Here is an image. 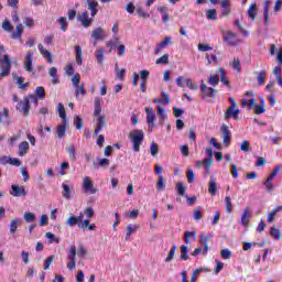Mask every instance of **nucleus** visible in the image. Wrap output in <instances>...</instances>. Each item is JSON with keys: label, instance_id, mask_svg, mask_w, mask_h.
<instances>
[{"label": "nucleus", "instance_id": "f257e3e1", "mask_svg": "<svg viewBox=\"0 0 282 282\" xmlns=\"http://www.w3.org/2000/svg\"><path fill=\"white\" fill-rule=\"evenodd\" d=\"M100 113H102V107L100 106V98L96 97L94 116H96L98 119H97V126L95 129V135H98L100 131L105 129V117L100 116Z\"/></svg>", "mask_w": 282, "mask_h": 282}, {"label": "nucleus", "instance_id": "f03ea898", "mask_svg": "<svg viewBox=\"0 0 282 282\" xmlns=\"http://www.w3.org/2000/svg\"><path fill=\"white\" fill-rule=\"evenodd\" d=\"M129 139L132 142V150L134 153H140V147H142V142H144V131L132 130L129 133Z\"/></svg>", "mask_w": 282, "mask_h": 282}, {"label": "nucleus", "instance_id": "7ed1b4c3", "mask_svg": "<svg viewBox=\"0 0 282 282\" xmlns=\"http://www.w3.org/2000/svg\"><path fill=\"white\" fill-rule=\"evenodd\" d=\"M30 102H36V96L31 95L24 97L17 106L15 109L23 113V116H30Z\"/></svg>", "mask_w": 282, "mask_h": 282}, {"label": "nucleus", "instance_id": "20e7f679", "mask_svg": "<svg viewBox=\"0 0 282 282\" xmlns=\"http://www.w3.org/2000/svg\"><path fill=\"white\" fill-rule=\"evenodd\" d=\"M0 79L6 78V76H10V69H12V62L10 61V55L6 54L3 59H0Z\"/></svg>", "mask_w": 282, "mask_h": 282}, {"label": "nucleus", "instance_id": "39448f33", "mask_svg": "<svg viewBox=\"0 0 282 282\" xmlns=\"http://www.w3.org/2000/svg\"><path fill=\"white\" fill-rule=\"evenodd\" d=\"M34 51H28L24 57L23 67L29 74H34Z\"/></svg>", "mask_w": 282, "mask_h": 282}, {"label": "nucleus", "instance_id": "423d86ee", "mask_svg": "<svg viewBox=\"0 0 282 282\" xmlns=\"http://www.w3.org/2000/svg\"><path fill=\"white\" fill-rule=\"evenodd\" d=\"M200 94H202L203 100H206V98H215V96L217 95V90L213 87L206 86V84H204V80H202Z\"/></svg>", "mask_w": 282, "mask_h": 282}, {"label": "nucleus", "instance_id": "0eeeda50", "mask_svg": "<svg viewBox=\"0 0 282 282\" xmlns=\"http://www.w3.org/2000/svg\"><path fill=\"white\" fill-rule=\"evenodd\" d=\"M67 268L68 270H76V246L75 245L70 246L69 248Z\"/></svg>", "mask_w": 282, "mask_h": 282}, {"label": "nucleus", "instance_id": "6e6552de", "mask_svg": "<svg viewBox=\"0 0 282 282\" xmlns=\"http://www.w3.org/2000/svg\"><path fill=\"white\" fill-rule=\"evenodd\" d=\"M83 188L85 193H89L90 195H96V193H98V189L94 187V182L89 176L84 177Z\"/></svg>", "mask_w": 282, "mask_h": 282}, {"label": "nucleus", "instance_id": "1a4fd4ad", "mask_svg": "<svg viewBox=\"0 0 282 282\" xmlns=\"http://www.w3.org/2000/svg\"><path fill=\"white\" fill-rule=\"evenodd\" d=\"M210 239H213V235L210 234H202L200 235V246L204 247L203 249V254L206 257V254H208V250H210V248L208 247V241H210Z\"/></svg>", "mask_w": 282, "mask_h": 282}, {"label": "nucleus", "instance_id": "9d476101", "mask_svg": "<svg viewBox=\"0 0 282 282\" xmlns=\"http://www.w3.org/2000/svg\"><path fill=\"white\" fill-rule=\"evenodd\" d=\"M77 21L82 23L83 28H90L91 21L94 20L89 18V12L84 11L82 14L77 15Z\"/></svg>", "mask_w": 282, "mask_h": 282}, {"label": "nucleus", "instance_id": "9b49d317", "mask_svg": "<svg viewBox=\"0 0 282 282\" xmlns=\"http://www.w3.org/2000/svg\"><path fill=\"white\" fill-rule=\"evenodd\" d=\"M145 113H147L148 127L149 129H153V127H155V111L153 110V108L147 107Z\"/></svg>", "mask_w": 282, "mask_h": 282}, {"label": "nucleus", "instance_id": "f8f14e48", "mask_svg": "<svg viewBox=\"0 0 282 282\" xmlns=\"http://www.w3.org/2000/svg\"><path fill=\"white\" fill-rule=\"evenodd\" d=\"M10 194L13 197H25V195H28V192H25V187L23 186L12 185Z\"/></svg>", "mask_w": 282, "mask_h": 282}, {"label": "nucleus", "instance_id": "ddd939ff", "mask_svg": "<svg viewBox=\"0 0 282 282\" xmlns=\"http://www.w3.org/2000/svg\"><path fill=\"white\" fill-rule=\"evenodd\" d=\"M224 41L231 47H235V45H237V33L227 31V33L224 35Z\"/></svg>", "mask_w": 282, "mask_h": 282}, {"label": "nucleus", "instance_id": "4468645a", "mask_svg": "<svg viewBox=\"0 0 282 282\" xmlns=\"http://www.w3.org/2000/svg\"><path fill=\"white\" fill-rule=\"evenodd\" d=\"M37 47L40 50V54H42L43 58H45L47 63H54V56H52V52H50V50L45 48L43 44H39Z\"/></svg>", "mask_w": 282, "mask_h": 282}, {"label": "nucleus", "instance_id": "2eb2a0df", "mask_svg": "<svg viewBox=\"0 0 282 282\" xmlns=\"http://www.w3.org/2000/svg\"><path fill=\"white\" fill-rule=\"evenodd\" d=\"M239 113V109L235 110V106H229V108L225 112V120H230V118H234V120H238Z\"/></svg>", "mask_w": 282, "mask_h": 282}, {"label": "nucleus", "instance_id": "dca6fc26", "mask_svg": "<svg viewBox=\"0 0 282 282\" xmlns=\"http://www.w3.org/2000/svg\"><path fill=\"white\" fill-rule=\"evenodd\" d=\"M220 131L223 133V142L226 147H230L232 139L230 138V129L227 126H221Z\"/></svg>", "mask_w": 282, "mask_h": 282}, {"label": "nucleus", "instance_id": "f3484780", "mask_svg": "<svg viewBox=\"0 0 282 282\" xmlns=\"http://www.w3.org/2000/svg\"><path fill=\"white\" fill-rule=\"evenodd\" d=\"M250 217H252V210L250 208L246 207L242 210L241 215V224L247 228V226H250Z\"/></svg>", "mask_w": 282, "mask_h": 282}, {"label": "nucleus", "instance_id": "a211bd4d", "mask_svg": "<svg viewBox=\"0 0 282 282\" xmlns=\"http://www.w3.org/2000/svg\"><path fill=\"white\" fill-rule=\"evenodd\" d=\"M171 43H172L171 36L164 37V40L156 45V47L154 50V54H160L162 52V50H164V47H169V45H171Z\"/></svg>", "mask_w": 282, "mask_h": 282}, {"label": "nucleus", "instance_id": "6ab92c4d", "mask_svg": "<svg viewBox=\"0 0 282 282\" xmlns=\"http://www.w3.org/2000/svg\"><path fill=\"white\" fill-rule=\"evenodd\" d=\"M270 0H265L263 4L264 25H270Z\"/></svg>", "mask_w": 282, "mask_h": 282}, {"label": "nucleus", "instance_id": "aec40b11", "mask_svg": "<svg viewBox=\"0 0 282 282\" xmlns=\"http://www.w3.org/2000/svg\"><path fill=\"white\" fill-rule=\"evenodd\" d=\"M158 12H160L163 23H169L171 17L169 15V7H158Z\"/></svg>", "mask_w": 282, "mask_h": 282}, {"label": "nucleus", "instance_id": "412c9836", "mask_svg": "<svg viewBox=\"0 0 282 282\" xmlns=\"http://www.w3.org/2000/svg\"><path fill=\"white\" fill-rule=\"evenodd\" d=\"M66 153L72 162H76V160H77L76 145H74V144L67 145Z\"/></svg>", "mask_w": 282, "mask_h": 282}, {"label": "nucleus", "instance_id": "4be33fe9", "mask_svg": "<svg viewBox=\"0 0 282 282\" xmlns=\"http://www.w3.org/2000/svg\"><path fill=\"white\" fill-rule=\"evenodd\" d=\"M65 131H67V120L62 121V123L56 129V134L59 140L65 138Z\"/></svg>", "mask_w": 282, "mask_h": 282}, {"label": "nucleus", "instance_id": "5701e85b", "mask_svg": "<svg viewBox=\"0 0 282 282\" xmlns=\"http://www.w3.org/2000/svg\"><path fill=\"white\" fill-rule=\"evenodd\" d=\"M88 3V10H90L91 17H96L98 14V1L96 0H86Z\"/></svg>", "mask_w": 282, "mask_h": 282}, {"label": "nucleus", "instance_id": "b1692460", "mask_svg": "<svg viewBox=\"0 0 282 282\" xmlns=\"http://www.w3.org/2000/svg\"><path fill=\"white\" fill-rule=\"evenodd\" d=\"M139 229L140 225H128L126 232V241H129V239H131V235L138 232Z\"/></svg>", "mask_w": 282, "mask_h": 282}, {"label": "nucleus", "instance_id": "393cba45", "mask_svg": "<svg viewBox=\"0 0 282 282\" xmlns=\"http://www.w3.org/2000/svg\"><path fill=\"white\" fill-rule=\"evenodd\" d=\"M19 155L20 158H23V155H25L28 153V151H30V143H28V141H22L19 145Z\"/></svg>", "mask_w": 282, "mask_h": 282}, {"label": "nucleus", "instance_id": "a878e982", "mask_svg": "<svg viewBox=\"0 0 282 282\" xmlns=\"http://www.w3.org/2000/svg\"><path fill=\"white\" fill-rule=\"evenodd\" d=\"M91 37L96 41H102V39H105V31L102 28H96L91 33Z\"/></svg>", "mask_w": 282, "mask_h": 282}, {"label": "nucleus", "instance_id": "bb28decb", "mask_svg": "<svg viewBox=\"0 0 282 282\" xmlns=\"http://www.w3.org/2000/svg\"><path fill=\"white\" fill-rule=\"evenodd\" d=\"M62 188H63L62 195L64 199H68V200L72 199V187L68 184L63 183Z\"/></svg>", "mask_w": 282, "mask_h": 282}, {"label": "nucleus", "instance_id": "cd10ccee", "mask_svg": "<svg viewBox=\"0 0 282 282\" xmlns=\"http://www.w3.org/2000/svg\"><path fill=\"white\" fill-rule=\"evenodd\" d=\"M50 76L53 77L52 79V84L53 85H58V83H61V80L58 79V69L56 67H51L48 70Z\"/></svg>", "mask_w": 282, "mask_h": 282}, {"label": "nucleus", "instance_id": "c85d7f7f", "mask_svg": "<svg viewBox=\"0 0 282 282\" xmlns=\"http://www.w3.org/2000/svg\"><path fill=\"white\" fill-rule=\"evenodd\" d=\"M76 64L83 65V47L80 45L75 46Z\"/></svg>", "mask_w": 282, "mask_h": 282}, {"label": "nucleus", "instance_id": "c756f323", "mask_svg": "<svg viewBox=\"0 0 282 282\" xmlns=\"http://www.w3.org/2000/svg\"><path fill=\"white\" fill-rule=\"evenodd\" d=\"M247 14H248L249 19H252V21H254L257 19V3H252L249 7Z\"/></svg>", "mask_w": 282, "mask_h": 282}, {"label": "nucleus", "instance_id": "7c9ffc66", "mask_svg": "<svg viewBox=\"0 0 282 282\" xmlns=\"http://www.w3.org/2000/svg\"><path fill=\"white\" fill-rule=\"evenodd\" d=\"M19 226H21V219L14 218L11 220V223H10L11 235H14V232H17V228H19Z\"/></svg>", "mask_w": 282, "mask_h": 282}, {"label": "nucleus", "instance_id": "2f4dec72", "mask_svg": "<svg viewBox=\"0 0 282 282\" xmlns=\"http://www.w3.org/2000/svg\"><path fill=\"white\" fill-rule=\"evenodd\" d=\"M208 193L213 196L217 195V182H215L214 177L209 181Z\"/></svg>", "mask_w": 282, "mask_h": 282}, {"label": "nucleus", "instance_id": "473e14b6", "mask_svg": "<svg viewBox=\"0 0 282 282\" xmlns=\"http://www.w3.org/2000/svg\"><path fill=\"white\" fill-rule=\"evenodd\" d=\"M265 78H268V74L265 73V70H260L258 73V85H260V87H263V85H265Z\"/></svg>", "mask_w": 282, "mask_h": 282}, {"label": "nucleus", "instance_id": "72a5a7b5", "mask_svg": "<svg viewBox=\"0 0 282 282\" xmlns=\"http://www.w3.org/2000/svg\"><path fill=\"white\" fill-rule=\"evenodd\" d=\"M164 188H166V181L163 175H160L156 182V191H164Z\"/></svg>", "mask_w": 282, "mask_h": 282}, {"label": "nucleus", "instance_id": "f704fd0d", "mask_svg": "<svg viewBox=\"0 0 282 282\" xmlns=\"http://www.w3.org/2000/svg\"><path fill=\"white\" fill-rule=\"evenodd\" d=\"M57 110L59 113V118H62V122H64V120H67V113L65 112V106L62 102H59L57 105Z\"/></svg>", "mask_w": 282, "mask_h": 282}, {"label": "nucleus", "instance_id": "c9c22d12", "mask_svg": "<svg viewBox=\"0 0 282 282\" xmlns=\"http://www.w3.org/2000/svg\"><path fill=\"white\" fill-rule=\"evenodd\" d=\"M181 260L188 261V246L186 245L181 246Z\"/></svg>", "mask_w": 282, "mask_h": 282}, {"label": "nucleus", "instance_id": "e433bc0d", "mask_svg": "<svg viewBox=\"0 0 282 282\" xmlns=\"http://www.w3.org/2000/svg\"><path fill=\"white\" fill-rule=\"evenodd\" d=\"M79 227L83 229V230H96V225L95 224H91L89 225V219H85L82 225H79Z\"/></svg>", "mask_w": 282, "mask_h": 282}, {"label": "nucleus", "instance_id": "4c0bfd02", "mask_svg": "<svg viewBox=\"0 0 282 282\" xmlns=\"http://www.w3.org/2000/svg\"><path fill=\"white\" fill-rule=\"evenodd\" d=\"M57 21L59 23V30H62V32H67V26L69 25L67 23V18L61 17Z\"/></svg>", "mask_w": 282, "mask_h": 282}, {"label": "nucleus", "instance_id": "58836bf2", "mask_svg": "<svg viewBox=\"0 0 282 282\" xmlns=\"http://www.w3.org/2000/svg\"><path fill=\"white\" fill-rule=\"evenodd\" d=\"M75 97L78 98V96H85L87 94V90H85V84L75 86Z\"/></svg>", "mask_w": 282, "mask_h": 282}, {"label": "nucleus", "instance_id": "ea45409f", "mask_svg": "<svg viewBox=\"0 0 282 282\" xmlns=\"http://www.w3.org/2000/svg\"><path fill=\"white\" fill-rule=\"evenodd\" d=\"M23 34V24H17L15 26V33H12V39H21V35Z\"/></svg>", "mask_w": 282, "mask_h": 282}, {"label": "nucleus", "instance_id": "a19ab883", "mask_svg": "<svg viewBox=\"0 0 282 282\" xmlns=\"http://www.w3.org/2000/svg\"><path fill=\"white\" fill-rule=\"evenodd\" d=\"M231 67L237 72V74L241 73V61L239 58H234L231 62Z\"/></svg>", "mask_w": 282, "mask_h": 282}, {"label": "nucleus", "instance_id": "79ce46f5", "mask_svg": "<svg viewBox=\"0 0 282 282\" xmlns=\"http://www.w3.org/2000/svg\"><path fill=\"white\" fill-rule=\"evenodd\" d=\"M176 191L180 197H184V195H186V186H184V183L182 182L176 183Z\"/></svg>", "mask_w": 282, "mask_h": 282}, {"label": "nucleus", "instance_id": "37998d69", "mask_svg": "<svg viewBox=\"0 0 282 282\" xmlns=\"http://www.w3.org/2000/svg\"><path fill=\"white\" fill-rule=\"evenodd\" d=\"M207 83L213 87H217L219 85V75H210Z\"/></svg>", "mask_w": 282, "mask_h": 282}, {"label": "nucleus", "instance_id": "c03bdc74", "mask_svg": "<svg viewBox=\"0 0 282 282\" xmlns=\"http://www.w3.org/2000/svg\"><path fill=\"white\" fill-rule=\"evenodd\" d=\"M206 17L208 21H217V10L216 9H209L206 12Z\"/></svg>", "mask_w": 282, "mask_h": 282}, {"label": "nucleus", "instance_id": "a18cd8bd", "mask_svg": "<svg viewBox=\"0 0 282 282\" xmlns=\"http://www.w3.org/2000/svg\"><path fill=\"white\" fill-rule=\"evenodd\" d=\"M191 237H193V239H197V232L195 231H185L184 234V239H185V243H191Z\"/></svg>", "mask_w": 282, "mask_h": 282}, {"label": "nucleus", "instance_id": "49530a36", "mask_svg": "<svg viewBox=\"0 0 282 282\" xmlns=\"http://www.w3.org/2000/svg\"><path fill=\"white\" fill-rule=\"evenodd\" d=\"M219 73L220 82L224 83L226 87L230 88V82L228 80V78H226V70H224V68H219Z\"/></svg>", "mask_w": 282, "mask_h": 282}, {"label": "nucleus", "instance_id": "de8ad7c7", "mask_svg": "<svg viewBox=\"0 0 282 282\" xmlns=\"http://www.w3.org/2000/svg\"><path fill=\"white\" fill-rule=\"evenodd\" d=\"M36 98L37 100H45V88L43 86L36 88Z\"/></svg>", "mask_w": 282, "mask_h": 282}, {"label": "nucleus", "instance_id": "09e8293b", "mask_svg": "<svg viewBox=\"0 0 282 282\" xmlns=\"http://www.w3.org/2000/svg\"><path fill=\"white\" fill-rule=\"evenodd\" d=\"M150 153L153 158H155L158 155V153H160V145H158V143H155V142L151 143Z\"/></svg>", "mask_w": 282, "mask_h": 282}, {"label": "nucleus", "instance_id": "8fccbe9b", "mask_svg": "<svg viewBox=\"0 0 282 282\" xmlns=\"http://www.w3.org/2000/svg\"><path fill=\"white\" fill-rule=\"evenodd\" d=\"M116 74L119 80H124V75L127 74V69L124 68L118 69V64H116Z\"/></svg>", "mask_w": 282, "mask_h": 282}, {"label": "nucleus", "instance_id": "3c124183", "mask_svg": "<svg viewBox=\"0 0 282 282\" xmlns=\"http://www.w3.org/2000/svg\"><path fill=\"white\" fill-rule=\"evenodd\" d=\"M175 250H177V246L174 245V246H172L167 257L165 258L166 263H169V261H173V258L175 257Z\"/></svg>", "mask_w": 282, "mask_h": 282}, {"label": "nucleus", "instance_id": "603ef678", "mask_svg": "<svg viewBox=\"0 0 282 282\" xmlns=\"http://www.w3.org/2000/svg\"><path fill=\"white\" fill-rule=\"evenodd\" d=\"M185 82H186L188 89H191L192 91H197V89H199V86L197 84H194L193 79L187 78Z\"/></svg>", "mask_w": 282, "mask_h": 282}, {"label": "nucleus", "instance_id": "864d4df0", "mask_svg": "<svg viewBox=\"0 0 282 282\" xmlns=\"http://www.w3.org/2000/svg\"><path fill=\"white\" fill-rule=\"evenodd\" d=\"M78 224V226H80V224L78 223V219L76 218V216H70L67 220H66V225L70 226V228H74V226H76Z\"/></svg>", "mask_w": 282, "mask_h": 282}, {"label": "nucleus", "instance_id": "5fc2aeb1", "mask_svg": "<svg viewBox=\"0 0 282 282\" xmlns=\"http://www.w3.org/2000/svg\"><path fill=\"white\" fill-rule=\"evenodd\" d=\"M156 65H169V54H164L160 58L156 59Z\"/></svg>", "mask_w": 282, "mask_h": 282}, {"label": "nucleus", "instance_id": "6e6d98bb", "mask_svg": "<svg viewBox=\"0 0 282 282\" xmlns=\"http://www.w3.org/2000/svg\"><path fill=\"white\" fill-rule=\"evenodd\" d=\"M70 83L74 85V87H78V85H80V74L75 73L70 78Z\"/></svg>", "mask_w": 282, "mask_h": 282}, {"label": "nucleus", "instance_id": "4d7b16f0", "mask_svg": "<svg viewBox=\"0 0 282 282\" xmlns=\"http://www.w3.org/2000/svg\"><path fill=\"white\" fill-rule=\"evenodd\" d=\"M34 219H36L34 213H24V221H26V224H32Z\"/></svg>", "mask_w": 282, "mask_h": 282}, {"label": "nucleus", "instance_id": "13d9d810", "mask_svg": "<svg viewBox=\"0 0 282 282\" xmlns=\"http://www.w3.org/2000/svg\"><path fill=\"white\" fill-rule=\"evenodd\" d=\"M270 235L273 239H281V230L276 229V227H271Z\"/></svg>", "mask_w": 282, "mask_h": 282}, {"label": "nucleus", "instance_id": "bf43d9fd", "mask_svg": "<svg viewBox=\"0 0 282 282\" xmlns=\"http://www.w3.org/2000/svg\"><path fill=\"white\" fill-rule=\"evenodd\" d=\"M254 113L256 116H261V113H265V106L263 105H254Z\"/></svg>", "mask_w": 282, "mask_h": 282}, {"label": "nucleus", "instance_id": "052dcab7", "mask_svg": "<svg viewBox=\"0 0 282 282\" xmlns=\"http://www.w3.org/2000/svg\"><path fill=\"white\" fill-rule=\"evenodd\" d=\"M240 150L243 151V153H249L250 141H248V140L242 141V143L240 144Z\"/></svg>", "mask_w": 282, "mask_h": 282}, {"label": "nucleus", "instance_id": "680f3d73", "mask_svg": "<svg viewBox=\"0 0 282 282\" xmlns=\"http://www.w3.org/2000/svg\"><path fill=\"white\" fill-rule=\"evenodd\" d=\"M96 58L99 63H102V61H105V50L98 48L96 51Z\"/></svg>", "mask_w": 282, "mask_h": 282}, {"label": "nucleus", "instance_id": "e2e57ef3", "mask_svg": "<svg viewBox=\"0 0 282 282\" xmlns=\"http://www.w3.org/2000/svg\"><path fill=\"white\" fill-rule=\"evenodd\" d=\"M8 164H11L12 166H21V161L17 158H6Z\"/></svg>", "mask_w": 282, "mask_h": 282}, {"label": "nucleus", "instance_id": "0e129e2a", "mask_svg": "<svg viewBox=\"0 0 282 282\" xmlns=\"http://www.w3.org/2000/svg\"><path fill=\"white\" fill-rule=\"evenodd\" d=\"M199 274H202V269H195L192 273L189 282H197Z\"/></svg>", "mask_w": 282, "mask_h": 282}, {"label": "nucleus", "instance_id": "69168bd1", "mask_svg": "<svg viewBox=\"0 0 282 282\" xmlns=\"http://www.w3.org/2000/svg\"><path fill=\"white\" fill-rule=\"evenodd\" d=\"M225 207H226V213L232 212V203L230 202V196L225 197Z\"/></svg>", "mask_w": 282, "mask_h": 282}, {"label": "nucleus", "instance_id": "338daca9", "mask_svg": "<svg viewBox=\"0 0 282 282\" xmlns=\"http://www.w3.org/2000/svg\"><path fill=\"white\" fill-rule=\"evenodd\" d=\"M198 50L199 52H210L213 50V46L209 44L199 43Z\"/></svg>", "mask_w": 282, "mask_h": 282}, {"label": "nucleus", "instance_id": "774afa93", "mask_svg": "<svg viewBox=\"0 0 282 282\" xmlns=\"http://www.w3.org/2000/svg\"><path fill=\"white\" fill-rule=\"evenodd\" d=\"M204 215L202 214V207H197L196 210L194 212V219L195 221H199Z\"/></svg>", "mask_w": 282, "mask_h": 282}]
</instances>
